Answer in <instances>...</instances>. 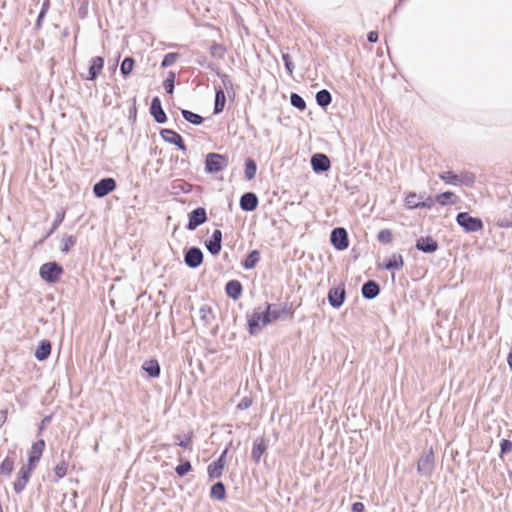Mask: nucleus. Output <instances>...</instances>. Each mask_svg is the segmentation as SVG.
<instances>
[{
  "mask_svg": "<svg viewBox=\"0 0 512 512\" xmlns=\"http://www.w3.org/2000/svg\"><path fill=\"white\" fill-rule=\"evenodd\" d=\"M39 277L49 285H55L61 281L64 274V268L61 263L53 260L43 263L39 267Z\"/></svg>",
  "mask_w": 512,
  "mask_h": 512,
  "instance_id": "obj_1",
  "label": "nucleus"
},
{
  "mask_svg": "<svg viewBox=\"0 0 512 512\" xmlns=\"http://www.w3.org/2000/svg\"><path fill=\"white\" fill-rule=\"evenodd\" d=\"M270 318L266 310L254 309L248 316V328L251 335L257 334L262 328L270 324Z\"/></svg>",
  "mask_w": 512,
  "mask_h": 512,
  "instance_id": "obj_2",
  "label": "nucleus"
},
{
  "mask_svg": "<svg viewBox=\"0 0 512 512\" xmlns=\"http://www.w3.org/2000/svg\"><path fill=\"white\" fill-rule=\"evenodd\" d=\"M228 166V158L218 153H208L205 159V170L208 173H218Z\"/></svg>",
  "mask_w": 512,
  "mask_h": 512,
  "instance_id": "obj_3",
  "label": "nucleus"
},
{
  "mask_svg": "<svg viewBox=\"0 0 512 512\" xmlns=\"http://www.w3.org/2000/svg\"><path fill=\"white\" fill-rule=\"evenodd\" d=\"M45 445L44 439L41 438L33 442L27 452V463L24 464V466L35 470L41 460L43 451L45 450Z\"/></svg>",
  "mask_w": 512,
  "mask_h": 512,
  "instance_id": "obj_4",
  "label": "nucleus"
},
{
  "mask_svg": "<svg viewBox=\"0 0 512 512\" xmlns=\"http://www.w3.org/2000/svg\"><path fill=\"white\" fill-rule=\"evenodd\" d=\"M456 222L466 232H477L483 228V222L480 218L472 217L467 212H460L456 216Z\"/></svg>",
  "mask_w": 512,
  "mask_h": 512,
  "instance_id": "obj_5",
  "label": "nucleus"
},
{
  "mask_svg": "<svg viewBox=\"0 0 512 512\" xmlns=\"http://www.w3.org/2000/svg\"><path fill=\"white\" fill-rule=\"evenodd\" d=\"M434 453L432 448L424 452L417 463V472L425 477L431 476L434 470Z\"/></svg>",
  "mask_w": 512,
  "mask_h": 512,
  "instance_id": "obj_6",
  "label": "nucleus"
},
{
  "mask_svg": "<svg viewBox=\"0 0 512 512\" xmlns=\"http://www.w3.org/2000/svg\"><path fill=\"white\" fill-rule=\"evenodd\" d=\"M330 241L333 247L338 251H343L349 246L348 233L345 228L337 227L331 231Z\"/></svg>",
  "mask_w": 512,
  "mask_h": 512,
  "instance_id": "obj_7",
  "label": "nucleus"
},
{
  "mask_svg": "<svg viewBox=\"0 0 512 512\" xmlns=\"http://www.w3.org/2000/svg\"><path fill=\"white\" fill-rule=\"evenodd\" d=\"M34 470L22 465L17 472L15 481L13 482V490L16 494H20L26 488Z\"/></svg>",
  "mask_w": 512,
  "mask_h": 512,
  "instance_id": "obj_8",
  "label": "nucleus"
},
{
  "mask_svg": "<svg viewBox=\"0 0 512 512\" xmlns=\"http://www.w3.org/2000/svg\"><path fill=\"white\" fill-rule=\"evenodd\" d=\"M207 221V213L205 208L198 207L192 210L188 215L187 229L190 231L195 230L198 226Z\"/></svg>",
  "mask_w": 512,
  "mask_h": 512,
  "instance_id": "obj_9",
  "label": "nucleus"
},
{
  "mask_svg": "<svg viewBox=\"0 0 512 512\" xmlns=\"http://www.w3.org/2000/svg\"><path fill=\"white\" fill-rule=\"evenodd\" d=\"M184 262L189 268H197L203 262V252L198 247H190L185 251Z\"/></svg>",
  "mask_w": 512,
  "mask_h": 512,
  "instance_id": "obj_10",
  "label": "nucleus"
},
{
  "mask_svg": "<svg viewBox=\"0 0 512 512\" xmlns=\"http://www.w3.org/2000/svg\"><path fill=\"white\" fill-rule=\"evenodd\" d=\"M51 351L52 344L50 340L43 339L38 342L33 355L38 362H44L50 357Z\"/></svg>",
  "mask_w": 512,
  "mask_h": 512,
  "instance_id": "obj_11",
  "label": "nucleus"
},
{
  "mask_svg": "<svg viewBox=\"0 0 512 512\" xmlns=\"http://www.w3.org/2000/svg\"><path fill=\"white\" fill-rule=\"evenodd\" d=\"M311 166L314 172L322 173L330 169L331 163L327 155L316 153L311 157Z\"/></svg>",
  "mask_w": 512,
  "mask_h": 512,
  "instance_id": "obj_12",
  "label": "nucleus"
},
{
  "mask_svg": "<svg viewBox=\"0 0 512 512\" xmlns=\"http://www.w3.org/2000/svg\"><path fill=\"white\" fill-rule=\"evenodd\" d=\"M160 135L163 138L165 142H168L170 144H173L177 146L181 151H186V145L183 142V139L180 134L175 132L172 129H162L160 131Z\"/></svg>",
  "mask_w": 512,
  "mask_h": 512,
  "instance_id": "obj_13",
  "label": "nucleus"
},
{
  "mask_svg": "<svg viewBox=\"0 0 512 512\" xmlns=\"http://www.w3.org/2000/svg\"><path fill=\"white\" fill-rule=\"evenodd\" d=\"M205 247L213 256L220 253L222 248V232L219 229L214 230L211 238L205 241Z\"/></svg>",
  "mask_w": 512,
  "mask_h": 512,
  "instance_id": "obj_14",
  "label": "nucleus"
},
{
  "mask_svg": "<svg viewBox=\"0 0 512 512\" xmlns=\"http://www.w3.org/2000/svg\"><path fill=\"white\" fill-rule=\"evenodd\" d=\"M150 114L156 123L163 124L167 121V116L162 108L161 100L159 97H154L152 99L150 105Z\"/></svg>",
  "mask_w": 512,
  "mask_h": 512,
  "instance_id": "obj_15",
  "label": "nucleus"
},
{
  "mask_svg": "<svg viewBox=\"0 0 512 512\" xmlns=\"http://www.w3.org/2000/svg\"><path fill=\"white\" fill-rule=\"evenodd\" d=\"M415 247L423 253H434L438 249V243L430 236L420 237L416 240Z\"/></svg>",
  "mask_w": 512,
  "mask_h": 512,
  "instance_id": "obj_16",
  "label": "nucleus"
},
{
  "mask_svg": "<svg viewBox=\"0 0 512 512\" xmlns=\"http://www.w3.org/2000/svg\"><path fill=\"white\" fill-rule=\"evenodd\" d=\"M258 197L253 192H246L240 198V208L246 212L254 211L258 206Z\"/></svg>",
  "mask_w": 512,
  "mask_h": 512,
  "instance_id": "obj_17",
  "label": "nucleus"
},
{
  "mask_svg": "<svg viewBox=\"0 0 512 512\" xmlns=\"http://www.w3.org/2000/svg\"><path fill=\"white\" fill-rule=\"evenodd\" d=\"M265 310L267 311V314L269 315L270 322L282 319L286 314L289 313L287 304H285V305L267 304Z\"/></svg>",
  "mask_w": 512,
  "mask_h": 512,
  "instance_id": "obj_18",
  "label": "nucleus"
},
{
  "mask_svg": "<svg viewBox=\"0 0 512 512\" xmlns=\"http://www.w3.org/2000/svg\"><path fill=\"white\" fill-rule=\"evenodd\" d=\"M344 287L331 288L328 292V301L333 308H339L345 300Z\"/></svg>",
  "mask_w": 512,
  "mask_h": 512,
  "instance_id": "obj_19",
  "label": "nucleus"
},
{
  "mask_svg": "<svg viewBox=\"0 0 512 512\" xmlns=\"http://www.w3.org/2000/svg\"><path fill=\"white\" fill-rule=\"evenodd\" d=\"M362 296L367 300L376 298L380 293V286L374 280H368L361 288Z\"/></svg>",
  "mask_w": 512,
  "mask_h": 512,
  "instance_id": "obj_20",
  "label": "nucleus"
},
{
  "mask_svg": "<svg viewBox=\"0 0 512 512\" xmlns=\"http://www.w3.org/2000/svg\"><path fill=\"white\" fill-rule=\"evenodd\" d=\"M117 184L114 178L106 177L98 181V198L104 197L115 190Z\"/></svg>",
  "mask_w": 512,
  "mask_h": 512,
  "instance_id": "obj_21",
  "label": "nucleus"
},
{
  "mask_svg": "<svg viewBox=\"0 0 512 512\" xmlns=\"http://www.w3.org/2000/svg\"><path fill=\"white\" fill-rule=\"evenodd\" d=\"M267 445L265 443L264 438L258 437L253 442V447L251 451V458L255 463H259L262 455L266 452Z\"/></svg>",
  "mask_w": 512,
  "mask_h": 512,
  "instance_id": "obj_22",
  "label": "nucleus"
},
{
  "mask_svg": "<svg viewBox=\"0 0 512 512\" xmlns=\"http://www.w3.org/2000/svg\"><path fill=\"white\" fill-rule=\"evenodd\" d=\"M199 320L203 324V326L207 327L212 323L215 318V315L212 311L211 306L208 304H203L198 310Z\"/></svg>",
  "mask_w": 512,
  "mask_h": 512,
  "instance_id": "obj_23",
  "label": "nucleus"
},
{
  "mask_svg": "<svg viewBox=\"0 0 512 512\" xmlns=\"http://www.w3.org/2000/svg\"><path fill=\"white\" fill-rule=\"evenodd\" d=\"M242 284L238 280H230L226 283V294L233 300H237L242 294Z\"/></svg>",
  "mask_w": 512,
  "mask_h": 512,
  "instance_id": "obj_24",
  "label": "nucleus"
},
{
  "mask_svg": "<svg viewBox=\"0 0 512 512\" xmlns=\"http://www.w3.org/2000/svg\"><path fill=\"white\" fill-rule=\"evenodd\" d=\"M435 201L441 206L454 205L457 203L458 197L453 192L446 191L436 195Z\"/></svg>",
  "mask_w": 512,
  "mask_h": 512,
  "instance_id": "obj_25",
  "label": "nucleus"
},
{
  "mask_svg": "<svg viewBox=\"0 0 512 512\" xmlns=\"http://www.w3.org/2000/svg\"><path fill=\"white\" fill-rule=\"evenodd\" d=\"M142 368L150 377L156 378L160 375L161 369L159 362L156 359L145 361Z\"/></svg>",
  "mask_w": 512,
  "mask_h": 512,
  "instance_id": "obj_26",
  "label": "nucleus"
},
{
  "mask_svg": "<svg viewBox=\"0 0 512 512\" xmlns=\"http://www.w3.org/2000/svg\"><path fill=\"white\" fill-rule=\"evenodd\" d=\"M15 467V458L14 456L7 455L1 462H0V475L3 476H10V474L13 472Z\"/></svg>",
  "mask_w": 512,
  "mask_h": 512,
  "instance_id": "obj_27",
  "label": "nucleus"
},
{
  "mask_svg": "<svg viewBox=\"0 0 512 512\" xmlns=\"http://www.w3.org/2000/svg\"><path fill=\"white\" fill-rule=\"evenodd\" d=\"M260 261V252L258 250H252L242 262V266L246 270H250L256 267Z\"/></svg>",
  "mask_w": 512,
  "mask_h": 512,
  "instance_id": "obj_28",
  "label": "nucleus"
},
{
  "mask_svg": "<svg viewBox=\"0 0 512 512\" xmlns=\"http://www.w3.org/2000/svg\"><path fill=\"white\" fill-rule=\"evenodd\" d=\"M76 237L70 234H64L61 238L60 251L63 254H68L76 244Z\"/></svg>",
  "mask_w": 512,
  "mask_h": 512,
  "instance_id": "obj_29",
  "label": "nucleus"
},
{
  "mask_svg": "<svg viewBox=\"0 0 512 512\" xmlns=\"http://www.w3.org/2000/svg\"><path fill=\"white\" fill-rule=\"evenodd\" d=\"M89 3L90 0H72V5L76 8L80 19L87 18Z\"/></svg>",
  "mask_w": 512,
  "mask_h": 512,
  "instance_id": "obj_30",
  "label": "nucleus"
},
{
  "mask_svg": "<svg viewBox=\"0 0 512 512\" xmlns=\"http://www.w3.org/2000/svg\"><path fill=\"white\" fill-rule=\"evenodd\" d=\"M226 103V96L222 88H219L215 92L214 101V114H219L223 111Z\"/></svg>",
  "mask_w": 512,
  "mask_h": 512,
  "instance_id": "obj_31",
  "label": "nucleus"
},
{
  "mask_svg": "<svg viewBox=\"0 0 512 512\" xmlns=\"http://www.w3.org/2000/svg\"><path fill=\"white\" fill-rule=\"evenodd\" d=\"M80 77L86 81H96V56L89 60L87 73L81 72Z\"/></svg>",
  "mask_w": 512,
  "mask_h": 512,
  "instance_id": "obj_32",
  "label": "nucleus"
},
{
  "mask_svg": "<svg viewBox=\"0 0 512 512\" xmlns=\"http://www.w3.org/2000/svg\"><path fill=\"white\" fill-rule=\"evenodd\" d=\"M315 98H316L317 104L322 108H326L332 102L331 93L326 89H322V90L318 91L316 93Z\"/></svg>",
  "mask_w": 512,
  "mask_h": 512,
  "instance_id": "obj_33",
  "label": "nucleus"
},
{
  "mask_svg": "<svg viewBox=\"0 0 512 512\" xmlns=\"http://www.w3.org/2000/svg\"><path fill=\"white\" fill-rule=\"evenodd\" d=\"M404 265V260L402 255L400 254H393L388 261L385 263L384 268L387 270L392 269H401Z\"/></svg>",
  "mask_w": 512,
  "mask_h": 512,
  "instance_id": "obj_34",
  "label": "nucleus"
},
{
  "mask_svg": "<svg viewBox=\"0 0 512 512\" xmlns=\"http://www.w3.org/2000/svg\"><path fill=\"white\" fill-rule=\"evenodd\" d=\"M458 186L471 187L475 183V175L469 171H463L458 174Z\"/></svg>",
  "mask_w": 512,
  "mask_h": 512,
  "instance_id": "obj_35",
  "label": "nucleus"
},
{
  "mask_svg": "<svg viewBox=\"0 0 512 512\" xmlns=\"http://www.w3.org/2000/svg\"><path fill=\"white\" fill-rule=\"evenodd\" d=\"M181 114L187 122L193 125H200L204 121V118L201 115L194 113L190 110L182 109Z\"/></svg>",
  "mask_w": 512,
  "mask_h": 512,
  "instance_id": "obj_36",
  "label": "nucleus"
},
{
  "mask_svg": "<svg viewBox=\"0 0 512 512\" xmlns=\"http://www.w3.org/2000/svg\"><path fill=\"white\" fill-rule=\"evenodd\" d=\"M210 495L214 499L223 500L226 496V489L224 484L220 481L213 484L210 490Z\"/></svg>",
  "mask_w": 512,
  "mask_h": 512,
  "instance_id": "obj_37",
  "label": "nucleus"
},
{
  "mask_svg": "<svg viewBox=\"0 0 512 512\" xmlns=\"http://www.w3.org/2000/svg\"><path fill=\"white\" fill-rule=\"evenodd\" d=\"M68 469V463L65 460H61L57 465L54 466L53 472H54V482H58L60 479L64 478L66 476Z\"/></svg>",
  "mask_w": 512,
  "mask_h": 512,
  "instance_id": "obj_38",
  "label": "nucleus"
},
{
  "mask_svg": "<svg viewBox=\"0 0 512 512\" xmlns=\"http://www.w3.org/2000/svg\"><path fill=\"white\" fill-rule=\"evenodd\" d=\"M439 178L448 185L458 186V174L453 171L441 172Z\"/></svg>",
  "mask_w": 512,
  "mask_h": 512,
  "instance_id": "obj_39",
  "label": "nucleus"
},
{
  "mask_svg": "<svg viewBox=\"0 0 512 512\" xmlns=\"http://www.w3.org/2000/svg\"><path fill=\"white\" fill-rule=\"evenodd\" d=\"M257 172V164L253 159H247L245 161V177L247 180H252Z\"/></svg>",
  "mask_w": 512,
  "mask_h": 512,
  "instance_id": "obj_40",
  "label": "nucleus"
},
{
  "mask_svg": "<svg viewBox=\"0 0 512 512\" xmlns=\"http://www.w3.org/2000/svg\"><path fill=\"white\" fill-rule=\"evenodd\" d=\"M210 54L216 59H223L226 54V48L222 44L214 42L210 46Z\"/></svg>",
  "mask_w": 512,
  "mask_h": 512,
  "instance_id": "obj_41",
  "label": "nucleus"
},
{
  "mask_svg": "<svg viewBox=\"0 0 512 512\" xmlns=\"http://www.w3.org/2000/svg\"><path fill=\"white\" fill-rule=\"evenodd\" d=\"M134 63H135L134 59L131 57H126L122 61L121 66H120V71L124 77L128 76L132 72Z\"/></svg>",
  "mask_w": 512,
  "mask_h": 512,
  "instance_id": "obj_42",
  "label": "nucleus"
},
{
  "mask_svg": "<svg viewBox=\"0 0 512 512\" xmlns=\"http://www.w3.org/2000/svg\"><path fill=\"white\" fill-rule=\"evenodd\" d=\"M290 103L293 107L303 111L306 109V102L302 96L297 93H292L290 96Z\"/></svg>",
  "mask_w": 512,
  "mask_h": 512,
  "instance_id": "obj_43",
  "label": "nucleus"
},
{
  "mask_svg": "<svg viewBox=\"0 0 512 512\" xmlns=\"http://www.w3.org/2000/svg\"><path fill=\"white\" fill-rule=\"evenodd\" d=\"M179 57H180L179 53H176V52L167 53L161 62V67L166 68V67L173 65L179 59Z\"/></svg>",
  "mask_w": 512,
  "mask_h": 512,
  "instance_id": "obj_44",
  "label": "nucleus"
},
{
  "mask_svg": "<svg viewBox=\"0 0 512 512\" xmlns=\"http://www.w3.org/2000/svg\"><path fill=\"white\" fill-rule=\"evenodd\" d=\"M65 218V211L59 210L56 212L55 218L51 224V227L49 228L50 233H54L58 227L62 224Z\"/></svg>",
  "mask_w": 512,
  "mask_h": 512,
  "instance_id": "obj_45",
  "label": "nucleus"
},
{
  "mask_svg": "<svg viewBox=\"0 0 512 512\" xmlns=\"http://www.w3.org/2000/svg\"><path fill=\"white\" fill-rule=\"evenodd\" d=\"M208 475L211 479L219 478L223 473V468L220 466H217L216 463L212 462L207 467Z\"/></svg>",
  "mask_w": 512,
  "mask_h": 512,
  "instance_id": "obj_46",
  "label": "nucleus"
},
{
  "mask_svg": "<svg viewBox=\"0 0 512 512\" xmlns=\"http://www.w3.org/2000/svg\"><path fill=\"white\" fill-rule=\"evenodd\" d=\"M196 63L202 67L207 68L208 70H210L212 72H217V66L214 63L209 62L207 57L204 55H199L196 58Z\"/></svg>",
  "mask_w": 512,
  "mask_h": 512,
  "instance_id": "obj_47",
  "label": "nucleus"
},
{
  "mask_svg": "<svg viewBox=\"0 0 512 512\" xmlns=\"http://www.w3.org/2000/svg\"><path fill=\"white\" fill-rule=\"evenodd\" d=\"M392 239H393V235H392L391 230H389V229H382L377 234V240L380 243L389 244L392 241Z\"/></svg>",
  "mask_w": 512,
  "mask_h": 512,
  "instance_id": "obj_48",
  "label": "nucleus"
},
{
  "mask_svg": "<svg viewBox=\"0 0 512 512\" xmlns=\"http://www.w3.org/2000/svg\"><path fill=\"white\" fill-rule=\"evenodd\" d=\"M174 82H175V73L170 71L168 77L165 79L163 83V87L168 94H172L174 92Z\"/></svg>",
  "mask_w": 512,
  "mask_h": 512,
  "instance_id": "obj_49",
  "label": "nucleus"
},
{
  "mask_svg": "<svg viewBox=\"0 0 512 512\" xmlns=\"http://www.w3.org/2000/svg\"><path fill=\"white\" fill-rule=\"evenodd\" d=\"M417 194L415 192H410L405 198V206L408 209H416L419 208V202L416 201Z\"/></svg>",
  "mask_w": 512,
  "mask_h": 512,
  "instance_id": "obj_50",
  "label": "nucleus"
},
{
  "mask_svg": "<svg viewBox=\"0 0 512 512\" xmlns=\"http://www.w3.org/2000/svg\"><path fill=\"white\" fill-rule=\"evenodd\" d=\"M192 469V465L189 461H185L176 466L175 472L178 476L182 477L186 475Z\"/></svg>",
  "mask_w": 512,
  "mask_h": 512,
  "instance_id": "obj_51",
  "label": "nucleus"
},
{
  "mask_svg": "<svg viewBox=\"0 0 512 512\" xmlns=\"http://www.w3.org/2000/svg\"><path fill=\"white\" fill-rule=\"evenodd\" d=\"M500 457L512 450V442L508 439H502L500 442Z\"/></svg>",
  "mask_w": 512,
  "mask_h": 512,
  "instance_id": "obj_52",
  "label": "nucleus"
},
{
  "mask_svg": "<svg viewBox=\"0 0 512 512\" xmlns=\"http://www.w3.org/2000/svg\"><path fill=\"white\" fill-rule=\"evenodd\" d=\"M282 60L284 62L287 72L289 73V75H292L293 70H294V64L291 61L290 55L286 54V53L282 54Z\"/></svg>",
  "mask_w": 512,
  "mask_h": 512,
  "instance_id": "obj_53",
  "label": "nucleus"
},
{
  "mask_svg": "<svg viewBox=\"0 0 512 512\" xmlns=\"http://www.w3.org/2000/svg\"><path fill=\"white\" fill-rule=\"evenodd\" d=\"M52 419L53 413L45 415L38 425V433H41L51 423Z\"/></svg>",
  "mask_w": 512,
  "mask_h": 512,
  "instance_id": "obj_54",
  "label": "nucleus"
},
{
  "mask_svg": "<svg viewBox=\"0 0 512 512\" xmlns=\"http://www.w3.org/2000/svg\"><path fill=\"white\" fill-rule=\"evenodd\" d=\"M46 14L47 12L39 11L33 28L36 32H38L42 28Z\"/></svg>",
  "mask_w": 512,
  "mask_h": 512,
  "instance_id": "obj_55",
  "label": "nucleus"
},
{
  "mask_svg": "<svg viewBox=\"0 0 512 512\" xmlns=\"http://www.w3.org/2000/svg\"><path fill=\"white\" fill-rule=\"evenodd\" d=\"M216 73L220 77L222 84L226 90H228L229 88H232V86H233L232 81L227 74L220 73L218 70Z\"/></svg>",
  "mask_w": 512,
  "mask_h": 512,
  "instance_id": "obj_56",
  "label": "nucleus"
},
{
  "mask_svg": "<svg viewBox=\"0 0 512 512\" xmlns=\"http://www.w3.org/2000/svg\"><path fill=\"white\" fill-rule=\"evenodd\" d=\"M54 233H50V230L48 229L41 237L39 240L35 241L34 244H33V248L34 249H37L38 247H41L45 241L51 237Z\"/></svg>",
  "mask_w": 512,
  "mask_h": 512,
  "instance_id": "obj_57",
  "label": "nucleus"
},
{
  "mask_svg": "<svg viewBox=\"0 0 512 512\" xmlns=\"http://www.w3.org/2000/svg\"><path fill=\"white\" fill-rule=\"evenodd\" d=\"M175 444L180 446V447H183V448H188L189 445H190V442H191V438L190 437H186L185 439H181L179 435H176L175 436Z\"/></svg>",
  "mask_w": 512,
  "mask_h": 512,
  "instance_id": "obj_58",
  "label": "nucleus"
},
{
  "mask_svg": "<svg viewBox=\"0 0 512 512\" xmlns=\"http://www.w3.org/2000/svg\"><path fill=\"white\" fill-rule=\"evenodd\" d=\"M251 405H252V400L248 397H244L237 404V409L245 410V409H248Z\"/></svg>",
  "mask_w": 512,
  "mask_h": 512,
  "instance_id": "obj_59",
  "label": "nucleus"
},
{
  "mask_svg": "<svg viewBox=\"0 0 512 512\" xmlns=\"http://www.w3.org/2000/svg\"><path fill=\"white\" fill-rule=\"evenodd\" d=\"M227 453H228V448H226L222 453L221 455L219 456V458L214 461V463L217 464V466H220L224 469L225 467V464H226V456H227Z\"/></svg>",
  "mask_w": 512,
  "mask_h": 512,
  "instance_id": "obj_60",
  "label": "nucleus"
},
{
  "mask_svg": "<svg viewBox=\"0 0 512 512\" xmlns=\"http://www.w3.org/2000/svg\"><path fill=\"white\" fill-rule=\"evenodd\" d=\"M435 199H432L431 197H428L425 201L419 202V208H432L434 205Z\"/></svg>",
  "mask_w": 512,
  "mask_h": 512,
  "instance_id": "obj_61",
  "label": "nucleus"
},
{
  "mask_svg": "<svg viewBox=\"0 0 512 512\" xmlns=\"http://www.w3.org/2000/svg\"><path fill=\"white\" fill-rule=\"evenodd\" d=\"M367 40L370 43H375L378 41V33L376 31H370L367 35Z\"/></svg>",
  "mask_w": 512,
  "mask_h": 512,
  "instance_id": "obj_62",
  "label": "nucleus"
},
{
  "mask_svg": "<svg viewBox=\"0 0 512 512\" xmlns=\"http://www.w3.org/2000/svg\"><path fill=\"white\" fill-rule=\"evenodd\" d=\"M364 505L361 502H355L352 504V512H363Z\"/></svg>",
  "mask_w": 512,
  "mask_h": 512,
  "instance_id": "obj_63",
  "label": "nucleus"
},
{
  "mask_svg": "<svg viewBox=\"0 0 512 512\" xmlns=\"http://www.w3.org/2000/svg\"><path fill=\"white\" fill-rule=\"evenodd\" d=\"M498 225L503 228H510V227H512V221H508L506 219H500L498 221Z\"/></svg>",
  "mask_w": 512,
  "mask_h": 512,
  "instance_id": "obj_64",
  "label": "nucleus"
}]
</instances>
